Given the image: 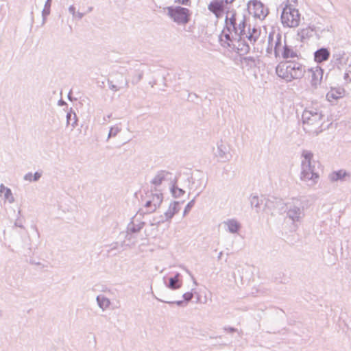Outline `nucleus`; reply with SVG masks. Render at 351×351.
<instances>
[{"label": "nucleus", "instance_id": "nucleus-1", "mask_svg": "<svg viewBox=\"0 0 351 351\" xmlns=\"http://www.w3.org/2000/svg\"><path fill=\"white\" fill-rule=\"evenodd\" d=\"M305 72V66L295 60L281 62L276 68L277 75L287 82L302 78Z\"/></svg>", "mask_w": 351, "mask_h": 351}, {"label": "nucleus", "instance_id": "nucleus-2", "mask_svg": "<svg viewBox=\"0 0 351 351\" xmlns=\"http://www.w3.org/2000/svg\"><path fill=\"white\" fill-rule=\"evenodd\" d=\"M302 156L304 160L302 161V172L300 179L304 182H311V185L317 182L319 174L315 171V166L312 165L313 154L311 151L303 150Z\"/></svg>", "mask_w": 351, "mask_h": 351}, {"label": "nucleus", "instance_id": "nucleus-3", "mask_svg": "<svg viewBox=\"0 0 351 351\" xmlns=\"http://www.w3.org/2000/svg\"><path fill=\"white\" fill-rule=\"evenodd\" d=\"M324 114L321 110L315 108H306L302 114L304 130L306 132H311V126L319 128L322 125L321 123Z\"/></svg>", "mask_w": 351, "mask_h": 351}, {"label": "nucleus", "instance_id": "nucleus-4", "mask_svg": "<svg viewBox=\"0 0 351 351\" xmlns=\"http://www.w3.org/2000/svg\"><path fill=\"white\" fill-rule=\"evenodd\" d=\"M168 16L178 25H184L191 19V12L188 8L181 6H169L167 8Z\"/></svg>", "mask_w": 351, "mask_h": 351}, {"label": "nucleus", "instance_id": "nucleus-5", "mask_svg": "<svg viewBox=\"0 0 351 351\" xmlns=\"http://www.w3.org/2000/svg\"><path fill=\"white\" fill-rule=\"evenodd\" d=\"M281 21L284 26L289 27H298L300 21V14L298 9L291 5H286L281 13Z\"/></svg>", "mask_w": 351, "mask_h": 351}, {"label": "nucleus", "instance_id": "nucleus-6", "mask_svg": "<svg viewBox=\"0 0 351 351\" xmlns=\"http://www.w3.org/2000/svg\"><path fill=\"white\" fill-rule=\"evenodd\" d=\"M285 210L287 217L294 222L300 221L304 215V207L298 199H293L291 202H287Z\"/></svg>", "mask_w": 351, "mask_h": 351}, {"label": "nucleus", "instance_id": "nucleus-7", "mask_svg": "<svg viewBox=\"0 0 351 351\" xmlns=\"http://www.w3.org/2000/svg\"><path fill=\"white\" fill-rule=\"evenodd\" d=\"M247 7L250 14H253L255 18L261 20L265 19L269 14L268 8H265V5L260 1L250 0L248 1Z\"/></svg>", "mask_w": 351, "mask_h": 351}, {"label": "nucleus", "instance_id": "nucleus-8", "mask_svg": "<svg viewBox=\"0 0 351 351\" xmlns=\"http://www.w3.org/2000/svg\"><path fill=\"white\" fill-rule=\"evenodd\" d=\"M112 80H108L109 88L114 92L123 88H128L129 81L124 77L123 75L119 72L113 73L111 75Z\"/></svg>", "mask_w": 351, "mask_h": 351}, {"label": "nucleus", "instance_id": "nucleus-9", "mask_svg": "<svg viewBox=\"0 0 351 351\" xmlns=\"http://www.w3.org/2000/svg\"><path fill=\"white\" fill-rule=\"evenodd\" d=\"M285 205L286 203L281 198L271 196L266 199L263 208L266 212H270L273 215V212L276 210L285 212Z\"/></svg>", "mask_w": 351, "mask_h": 351}, {"label": "nucleus", "instance_id": "nucleus-10", "mask_svg": "<svg viewBox=\"0 0 351 351\" xmlns=\"http://www.w3.org/2000/svg\"><path fill=\"white\" fill-rule=\"evenodd\" d=\"M226 27L222 31L221 34L219 36V40L221 43L224 42L227 44L228 47L234 49L236 47L235 42H238V38L234 36L232 32V29L228 26V17L225 19Z\"/></svg>", "mask_w": 351, "mask_h": 351}, {"label": "nucleus", "instance_id": "nucleus-11", "mask_svg": "<svg viewBox=\"0 0 351 351\" xmlns=\"http://www.w3.org/2000/svg\"><path fill=\"white\" fill-rule=\"evenodd\" d=\"M145 64L136 63L134 68L128 71V76L130 77V82L132 85L137 84L142 79L145 73Z\"/></svg>", "mask_w": 351, "mask_h": 351}, {"label": "nucleus", "instance_id": "nucleus-12", "mask_svg": "<svg viewBox=\"0 0 351 351\" xmlns=\"http://www.w3.org/2000/svg\"><path fill=\"white\" fill-rule=\"evenodd\" d=\"M173 173L167 170H160L157 171L155 176L150 181V183L155 186L154 191H156V187L160 186L163 182L165 181H170L171 183H173L175 179H173Z\"/></svg>", "mask_w": 351, "mask_h": 351}, {"label": "nucleus", "instance_id": "nucleus-13", "mask_svg": "<svg viewBox=\"0 0 351 351\" xmlns=\"http://www.w3.org/2000/svg\"><path fill=\"white\" fill-rule=\"evenodd\" d=\"M226 2L225 0H213L208 5V10L217 19L221 17L224 12Z\"/></svg>", "mask_w": 351, "mask_h": 351}, {"label": "nucleus", "instance_id": "nucleus-14", "mask_svg": "<svg viewBox=\"0 0 351 351\" xmlns=\"http://www.w3.org/2000/svg\"><path fill=\"white\" fill-rule=\"evenodd\" d=\"M349 58V53L342 49H337L332 54V60L334 64L339 69L346 66L348 62Z\"/></svg>", "mask_w": 351, "mask_h": 351}, {"label": "nucleus", "instance_id": "nucleus-15", "mask_svg": "<svg viewBox=\"0 0 351 351\" xmlns=\"http://www.w3.org/2000/svg\"><path fill=\"white\" fill-rule=\"evenodd\" d=\"M314 36H315L317 39H319L320 38V36L315 27L308 26L306 28L300 29L298 32V36L302 43H305L310 38H312Z\"/></svg>", "mask_w": 351, "mask_h": 351}, {"label": "nucleus", "instance_id": "nucleus-16", "mask_svg": "<svg viewBox=\"0 0 351 351\" xmlns=\"http://www.w3.org/2000/svg\"><path fill=\"white\" fill-rule=\"evenodd\" d=\"M345 93V89L341 86L331 87L330 91L326 94V99L328 101L332 103L339 99L343 98Z\"/></svg>", "mask_w": 351, "mask_h": 351}, {"label": "nucleus", "instance_id": "nucleus-17", "mask_svg": "<svg viewBox=\"0 0 351 351\" xmlns=\"http://www.w3.org/2000/svg\"><path fill=\"white\" fill-rule=\"evenodd\" d=\"M247 26L245 16H243V19L237 24L232 27V32L234 36L238 38V42L240 43L241 38H244L245 34V28Z\"/></svg>", "mask_w": 351, "mask_h": 351}, {"label": "nucleus", "instance_id": "nucleus-18", "mask_svg": "<svg viewBox=\"0 0 351 351\" xmlns=\"http://www.w3.org/2000/svg\"><path fill=\"white\" fill-rule=\"evenodd\" d=\"M309 71L311 73V86L314 88H317L322 82L324 70L320 67L317 66L315 69L312 68L309 69Z\"/></svg>", "mask_w": 351, "mask_h": 351}, {"label": "nucleus", "instance_id": "nucleus-19", "mask_svg": "<svg viewBox=\"0 0 351 351\" xmlns=\"http://www.w3.org/2000/svg\"><path fill=\"white\" fill-rule=\"evenodd\" d=\"M191 179L193 180V181L191 182V189L194 187L195 190L199 189V191L195 195L196 197H198L206 186L207 178H205L202 173H199L197 180L195 178L193 179V178H191Z\"/></svg>", "mask_w": 351, "mask_h": 351}, {"label": "nucleus", "instance_id": "nucleus-20", "mask_svg": "<svg viewBox=\"0 0 351 351\" xmlns=\"http://www.w3.org/2000/svg\"><path fill=\"white\" fill-rule=\"evenodd\" d=\"M214 154L219 158L221 162H226L230 160V154L228 152L226 147L223 144L222 141L217 143V149Z\"/></svg>", "mask_w": 351, "mask_h": 351}, {"label": "nucleus", "instance_id": "nucleus-21", "mask_svg": "<svg viewBox=\"0 0 351 351\" xmlns=\"http://www.w3.org/2000/svg\"><path fill=\"white\" fill-rule=\"evenodd\" d=\"M282 58L285 60H287L289 58H294L298 57V53L291 46H289L286 43V36L284 38V47L282 51L280 53Z\"/></svg>", "mask_w": 351, "mask_h": 351}, {"label": "nucleus", "instance_id": "nucleus-22", "mask_svg": "<svg viewBox=\"0 0 351 351\" xmlns=\"http://www.w3.org/2000/svg\"><path fill=\"white\" fill-rule=\"evenodd\" d=\"M350 173L344 169L332 171L329 174L328 178L332 182L343 181L346 177H350Z\"/></svg>", "mask_w": 351, "mask_h": 351}, {"label": "nucleus", "instance_id": "nucleus-23", "mask_svg": "<svg viewBox=\"0 0 351 351\" xmlns=\"http://www.w3.org/2000/svg\"><path fill=\"white\" fill-rule=\"evenodd\" d=\"M330 53L327 48L322 47L314 53L315 61L319 63L328 60Z\"/></svg>", "mask_w": 351, "mask_h": 351}, {"label": "nucleus", "instance_id": "nucleus-24", "mask_svg": "<svg viewBox=\"0 0 351 351\" xmlns=\"http://www.w3.org/2000/svg\"><path fill=\"white\" fill-rule=\"evenodd\" d=\"M181 276L180 273H176L173 277H170L168 284H166V287L172 290L180 289L182 285Z\"/></svg>", "mask_w": 351, "mask_h": 351}, {"label": "nucleus", "instance_id": "nucleus-25", "mask_svg": "<svg viewBox=\"0 0 351 351\" xmlns=\"http://www.w3.org/2000/svg\"><path fill=\"white\" fill-rule=\"evenodd\" d=\"M284 47V40H282V34L278 32L276 35V40L274 42V51L276 58L280 56Z\"/></svg>", "mask_w": 351, "mask_h": 351}, {"label": "nucleus", "instance_id": "nucleus-26", "mask_svg": "<svg viewBox=\"0 0 351 351\" xmlns=\"http://www.w3.org/2000/svg\"><path fill=\"white\" fill-rule=\"evenodd\" d=\"M224 225L228 227V230L230 233L234 234L239 231L241 226L236 219H228L224 221Z\"/></svg>", "mask_w": 351, "mask_h": 351}, {"label": "nucleus", "instance_id": "nucleus-27", "mask_svg": "<svg viewBox=\"0 0 351 351\" xmlns=\"http://www.w3.org/2000/svg\"><path fill=\"white\" fill-rule=\"evenodd\" d=\"M260 36V30L253 27L251 29L250 26L248 27L247 33L245 32L244 38H247L251 43H254Z\"/></svg>", "mask_w": 351, "mask_h": 351}, {"label": "nucleus", "instance_id": "nucleus-28", "mask_svg": "<svg viewBox=\"0 0 351 351\" xmlns=\"http://www.w3.org/2000/svg\"><path fill=\"white\" fill-rule=\"evenodd\" d=\"M250 200L251 206L256 209V212H258L261 209L262 206H264L266 199L263 197L260 199L257 195H252L250 197Z\"/></svg>", "mask_w": 351, "mask_h": 351}, {"label": "nucleus", "instance_id": "nucleus-29", "mask_svg": "<svg viewBox=\"0 0 351 351\" xmlns=\"http://www.w3.org/2000/svg\"><path fill=\"white\" fill-rule=\"evenodd\" d=\"M66 124L71 125L72 129L75 128L77 125V117L72 108L66 114Z\"/></svg>", "mask_w": 351, "mask_h": 351}, {"label": "nucleus", "instance_id": "nucleus-30", "mask_svg": "<svg viewBox=\"0 0 351 351\" xmlns=\"http://www.w3.org/2000/svg\"><path fill=\"white\" fill-rule=\"evenodd\" d=\"M97 303L100 308L103 311L109 308L110 305V300L103 295H99L96 298Z\"/></svg>", "mask_w": 351, "mask_h": 351}, {"label": "nucleus", "instance_id": "nucleus-31", "mask_svg": "<svg viewBox=\"0 0 351 351\" xmlns=\"http://www.w3.org/2000/svg\"><path fill=\"white\" fill-rule=\"evenodd\" d=\"M163 195L162 193H152V199L154 206H152V210H156L158 208L160 207L161 203L162 202Z\"/></svg>", "mask_w": 351, "mask_h": 351}, {"label": "nucleus", "instance_id": "nucleus-32", "mask_svg": "<svg viewBox=\"0 0 351 351\" xmlns=\"http://www.w3.org/2000/svg\"><path fill=\"white\" fill-rule=\"evenodd\" d=\"M176 180L172 183V186H171V192L173 197L178 198L185 193V191L176 186Z\"/></svg>", "mask_w": 351, "mask_h": 351}, {"label": "nucleus", "instance_id": "nucleus-33", "mask_svg": "<svg viewBox=\"0 0 351 351\" xmlns=\"http://www.w3.org/2000/svg\"><path fill=\"white\" fill-rule=\"evenodd\" d=\"M52 0H47L45 1L44 8L42 11L43 22L42 25H44L46 21L47 16L50 14V9L51 5Z\"/></svg>", "mask_w": 351, "mask_h": 351}, {"label": "nucleus", "instance_id": "nucleus-34", "mask_svg": "<svg viewBox=\"0 0 351 351\" xmlns=\"http://www.w3.org/2000/svg\"><path fill=\"white\" fill-rule=\"evenodd\" d=\"M145 224V222H141L138 224H135L133 222H131L128 226V230L132 233H137L141 231Z\"/></svg>", "mask_w": 351, "mask_h": 351}, {"label": "nucleus", "instance_id": "nucleus-35", "mask_svg": "<svg viewBox=\"0 0 351 351\" xmlns=\"http://www.w3.org/2000/svg\"><path fill=\"white\" fill-rule=\"evenodd\" d=\"M237 43V45H236V47L234 48H237L238 51H241L243 53H247L250 51V46L248 44L246 43L245 40L243 38H241V41L240 43L239 42H236Z\"/></svg>", "mask_w": 351, "mask_h": 351}, {"label": "nucleus", "instance_id": "nucleus-36", "mask_svg": "<svg viewBox=\"0 0 351 351\" xmlns=\"http://www.w3.org/2000/svg\"><path fill=\"white\" fill-rule=\"evenodd\" d=\"M69 12L72 15L73 19L81 20L84 16V13L77 12L73 5L69 6Z\"/></svg>", "mask_w": 351, "mask_h": 351}, {"label": "nucleus", "instance_id": "nucleus-37", "mask_svg": "<svg viewBox=\"0 0 351 351\" xmlns=\"http://www.w3.org/2000/svg\"><path fill=\"white\" fill-rule=\"evenodd\" d=\"M196 295V302H198L199 300V295L196 293H193V290L189 292H186L182 295L183 300L186 301V303L188 304L189 302L191 301L194 297V295Z\"/></svg>", "mask_w": 351, "mask_h": 351}, {"label": "nucleus", "instance_id": "nucleus-38", "mask_svg": "<svg viewBox=\"0 0 351 351\" xmlns=\"http://www.w3.org/2000/svg\"><path fill=\"white\" fill-rule=\"evenodd\" d=\"M154 297L156 300H159V301H160L162 302L167 303V304H176L178 306H182V307L186 306V305H187V304L186 303V301H184V300H177V301H167V300H162V299H159L156 296H155L154 295Z\"/></svg>", "mask_w": 351, "mask_h": 351}, {"label": "nucleus", "instance_id": "nucleus-39", "mask_svg": "<svg viewBox=\"0 0 351 351\" xmlns=\"http://www.w3.org/2000/svg\"><path fill=\"white\" fill-rule=\"evenodd\" d=\"M121 131V128L118 125L111 127L108 132L107 141L112 137H115Z\"/></svg>", "mask_w": 351, "mask_h": 351}, {"label": "nucleus", "instance_id": "nucleus-40", "mask_svg": "<svg viewBox=\"0 0 351 351\" xmlns=\"http://www.w3.org/2000/svg\"><path fill=\"white\" fill-rule=\"evenodd\" d=\"M197 197L195 196L185 206V208L183 212V216H186L191 210V208L193 207L195 202V198Z\"/></svg>", "mask_w": 351, "mask_h": 351}, {"label": "nucleus", "instance_id": "nucleus-41", "mask_svg": "<svg viewBox=\"0 0 351 351\" xmlns=\"http://www.w3.org/2000/svg\"><path fill=\"white\" fill-rule=\"evenodd\" d=\"M180 202L174 201L170 204L169 207L172 210V212L174 213V215L179 212L180 210Z\"/></svg>", "mask_w": 351, "mask_h": 351}, {"label": "nucleus", "instance_id": "nucleus-42", "mask_svg": "<svg viewBox=\"0 0 351 351\" xmlns=\"http://www.w3.org/2000/svg\"><path fill=\"white\" fill-rule=\"evenodd\" d=\"M168 221V219H165V215H160L158 217H154L153 219V223H152V226H158L161 223H164Z\"/></svg>", "mask_w": 351, "mask_h": 351}, {"label": "nucleus", "instance_id": "nucleus-43", "mask_svg": "<svg viewBox=\"0 0 351 351\" xmlns=\"http://www.w3.org/2000/svg\"><path fill=\"white\" fill-rule=\"evenodd\" d=\"M4 198L10 203H13L14 202V197L10 189H6V191L4 193Z\"/></svg>", "mask_w": 351, "mask_h": 351}, {"label": "nucleus", "instance_id": "nucleus-44", "mask_svg": "<svg viewBox=\"0 0 351 351\" xmlns=\"http://www.w3.org/2000/svg\"><path fill=\"white\" fill-rule=\"evenodd\" d=\"M343 78L346 81L351 82V63L346 69Z\"/></svg>", "mask_w": 351, "mask_h": 351}, {"label": "nucleus", "instance_id": "nucleus-45", "mask_svg": "<svg viewBox=\"0 0 351 351\" xmlns=\"http://www.w3.org/2000/svg\"><path fill=\"white\" fill-rule=\"evenodd\" d=\"M228 26L232 27L237 24L236 14H232L230 19L228 18Z\"/></svg>", "mask_w": 351, "mask_h": 351}, {"label": "nucleus", "instance_id": "nucleus-46", "mask_svg": "<svg viewBox=\"0 0 351 351\" xmlns=\"http://www.w3.org/2000/svg\"><path fill=\"white\" fill-rule=\"evenodd\" d=\"M277 33H276L274 31L271 32L269 34L268 36V45H273V42H275L276 40V35Z\"/></svg>", "mask_w": 351, "mask_h": 351}, {"label": "nucleus", "instance_id": "nucleus-47", "mask_svg": "<svg viewBox=\"0 0 351 351\" xmlns=\"http://www.w3.org/2000/svg\"><path fill=\"white\" fill-rule=\"evenodd\" d=\"M164 215H165V219H168V221H169L174 216V213L172 212V210L169 206L168 210L164 213Z\"/></svg>", "mask_w": 351, "mask_h": 351}, {"label": "nucleus", "instance_id": "nucleus-48", "mask_svg": "<svg viewBox=\"0 0 351 351\" xmlns=\"http://www.w3.org/2000/svg\"><path fill=\"white\" fill-rule=\"evenodd\" d=\"M119 244L118 242L112 243V244L109 245V249L108 250V253L111 252L113 250H117L119 248Z\"/></svg>", "mask_w": 351, "mask_h": 351}, {"label": "nucleus", "instance_id": "nucleus-49", "mask_svg": "<svg viewBox=\"0 0 351 351\" xmlns=\"http://www.w3.org/2000/svg\"><path fill=\"white\" fill-rule=\"evenodd\" d=\"M243 61L247 64V65H250V63H254L255 62V59L254 57H252V56H247V57H244L243 58Z\"/></svg>", "mask_w": 351, "mask_h": 351}, {"label": "nucleus", "instance_id": "nucleus-50", "mask_svg": "<svg viewBox=\"0 0 351 351\" xmlns=\"http://www.w3.org/2000/svg\"><path fill=\"white\" fill-rule=\"evenodd\" d=\"M145 206L148 209V212L153 213L155 210H152V206H154L152 201L151 199L146 202Z\"/></svg>", "mask_w": 351, "mask_h": 351}, {"label": "nucleus", "instance_id": "nucleus-51", "mask_svg": "<svg viewBox=\"0 0 351 351\" xmlns=\"http://www.w3.org/2000/svg\"><path fill=\"white\" fill-rule=\"evenodd\" d=\"M42 176V173H40V172H35L34 174H33V178H32V181L33 182H37L40 180V178H41Z\"/></svg>", "mask_w": 351, "mask_h": 351}, {"label": "nucleus", "instance_id": "nucleus-52", "mask_svg": "<svg viewBox=\"0 0 351 351\" xmlns=\"http://www.w3.org/2000/svg\"><path fill=\"white\" fill-rule=\"evenodd\" d=\"M32 178H33V174L31 172L26 173L23 177L25 180L29 181V182H33Z\"/></svg>", "mask_w": 351, "mask_h": 351}, {"label": "nucleus", "instance_id": "nucleus-53", "mask_svg": "<svg viewBox=\"0 0 351 351\" xmlns=\"http://www.w3.org/2000/svg\"><path fill=\"white\" fill-rule=\"evenodd\" d=\"M14 226L19 227V228H23V229L25 228L23 225L22 221L19 219V217L15 221Z\"/></svg>", "mask_w": 351, "mask_h": 351}, {"label": "nucleus", "instance_id": "nucleus-54", "mask_svg": "<svg viewBox=\"0 0 351 351\" xmlns=\"http://www.w3.org/2000/svg\"><path fill=\"white\" fill-rule=\"evenodd\" d=\"M223 330H224L225 331H227V332H231V333H232V332H237V328H234V327H231V326L224 327V328H223Z\"/></svg>", "mask_w": 351, "mask_h": 351}, {"label": "nucleus", "instance_id": "nucleus-55", "mask_svg": "<svg viewBox=\"0 0 351 351\" xmlns=\"http://www.w3.org/2000/svg\"><path fill=\"white\" fill-rule=\"evenodd\" d=\"M176 2H178L179 3L182 5H188L190 2V0H176Z\"/></svg>", "mask_w": 351, "mask_h": 351}, {"label": "nucleus", "instance_id": "nucleus-56", "mask_svg": "<svg viewBox=\"0 0 351 351\" xmlns=\"http://www.w3.org/2000/svg\"><path fill=\"white\" fill-rule=\"evenodd\" d=\"M8 189V187H5L3 184H1L0 185V193H3L6 191V189Z\"/></svg>", "mask_w": 351, "mask_h": 351}, {"label": "nucleus", "instance_id": "nucleus-57", "mask_svg": "<svg viewBox=\"0 0 351 351\" xmlns=\"http://www.w3.org/2000/svg\"><path fill=\"white\" fill-rule=\"evenodd\" d=\"M272 51H273V45H268V47L267 48V52L268 53H271Z\"/></svg>", "mask_w": 351, "mask_h": 351}, {"label": "nucleus", "instance_id": "nucleus-58", "mask_svg": "<svg viewBox=\"0 0 351 351\" xmlns=\"http://www.w3.org/2000/svg\"><path fill=\"white\" fill-rule=\"evenodd\" d=\"M58 105L60 106H62L66 105V103L61 99L58 101Z\"/></svg>", "mask_w": 351, "mask_h": 351}, {"label": "nucleus", "instance_id": "nucleus-59", "mask_svg": "<svg viewBox=\"0 0 351 351\" xmlns=\"http://www.w3.org/2000/svg\"><path fill=\"white\" fill-rule=\"evenodd\" d=\"M197 97H198L197 95L195 93H191L189 94V98L192 97V99H193L194 97L197 98Z\"/></svg>", "mask_w": 351, "mask_h": 351}, {"label": "nucleus", "instance_id": "nucleus-60", "mask_svg": "<svg viewBox=\"0 0 351 351\" xmlns=\"http://www.w3.org/2000/svg\"><path fill=\"white\" fill-rule=\"evenodd\" d=\"M186 272H187V273H188V274L191 276V278H192V279H193V282H194L195 285H197V282H196V281H195V278H194V277L192 276V274H191V271H189L188 269H186Z\"/></svg>", "mask_w": 351, "mask_h": 351}, {"label": "nucleus", "instance_id": "nucleus-61", "mask_svg": "<svg viewBox=\"0 0 351 351\" xmlns=\"http://www.w3.org/2000/svg\"><path fill=\"white\" fill-rule=\"evenodd\" d=\"M234 0H225V1L226 2V3L228 4H230L232 3Z\"/></svg>", "mask_w": 351, "mask_h": 351}, {"label": "nucleus", "instance_id": "nucleus-62", "mask_svg": "<svg viewBox=\"0 0 351 351\" xmlns=\"http://www.w3.org/2000/svg\"><path fill=\"white\" fill-rule=\"evenodd\" d=\"M222 254H223V252H219V255H218V259H221V256H222Z\"/></svg>", "mask_w": 351, "mask_h": 351}, {"label": "nucleus", "instance_id": "nucleus-63", "mask_svg": "<svg viewBox=\"0 0 351 351\" xmlns=\"http://www.w3.org/2000/svg\"><path fill=\"white\" fill-rule=\"evenodd\" d=\"M21 210H19L18 211V217L19 218V217L21 216Z\"/></svg>", "mask_w": 351, "mask_h": 351}, {"label": "nucleus", "instance_id": "nucleus-64", "mask_svg": "<svg viewBox=\"0 0 351 351\" xmlns=\"http://www.w3.org/2000/svg\"><path fill=\"white\" fill-rule=\"evenodd\" d=\"M3 315V311L0 310V317Z\"/></svg>", "mask_w": 351, "mask_h": 351}]
</instances>
